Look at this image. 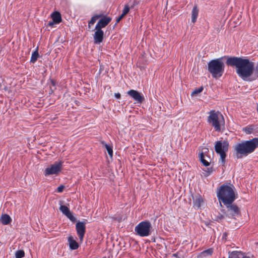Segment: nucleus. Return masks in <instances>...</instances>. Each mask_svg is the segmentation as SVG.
<instances>
[{
  "mask_svg": "<svg viewBox=\"0 0 258 258\" xmlns=\"http://www.w3.org/2000/svg\"><path fill=\"white\" fill-rule=\"evenodd\" d=\"M225 65L221 58L212 59L208 63V71L211 74L213 78H220L224 72Z\"/></svg>",
  "mask_w": 258,
  "mask_h": 258,
  "instance_id": "5",
  "label": "nucleus"
},
{
  "mask_svg": "<svg viewBox=\"0 0 258 258\" xmlns=\"http://www.w3.org/2000/svg\"><path fill=\"white\" fill-rule=\"evenodd\" d=\"M25 255V252L23 250H19L16 252V258H22Z\"/></svg>",
  "mask_w": 258,
  "mask_h": 258,
  "instance_id": "24",
  "label": "nucleus"
},
{
  "mask_svg": "<svg viewBox=\"0 0 258 258\" xmlns=\"http://www.w3.org/2000/svg\"><path fill=\"white\" fill-rule=\"evenodd\" d=\"M203 89H204V88L202 86L199 87L198 89H196L192 92L191 95V96L196 95L200 93L201 92H202L203 91Z\"/></svg>",
  "mask_w": 258,
  "mask_h": 258,
  "instance_id": "25",
  "label": "nucleus"
},
{
  "mask_svg": "<svg viewBox=\"0 0 258 258\" xmlns=\"http://www.w3.org/2000/svg\"><path fill=\"white\" fill-rule=\"evenodd\" d=\"M226 62L228 66L235 67L236 73L244 81L247 80V78L253 74L254 63L247 58L236 56L228 57Z\"/></svg>",
  "mask_w": 258,
  "mask_h": 258,
  "instance_id": "1",
  "label": "nucleus"
},
{
  "mask_svg": "<svg viewBox=\"0 0 258 258\" xmlns=\"http://www.w3.org/2000/svg\"><path fill=\"white\" fill-rule=\"evenodd\" d=\"M115 219H116L117 220H118V221H120L121 220V218H116Z\"/></svg>",
  "mask_w": 258,
  "mask_h": 258,
  "instance_id": "37",
  "label": "nucleus"
},
{
  "mask_svg": "<svg viewBox=\"0 0 258 258\" xmlns=\"http://www.w3.org/2000/svg\"><path fill=\"white\" fill-rule=\"evenodd\" d=\"M243 130L246 134H250L252 133L253 128L250 127H246L243 129Z\"/></svg>",
  "mask_w": 258,
  "mask_h": 258,
  "instance_id": "28",
  "label": "nucleus"
},
{
  "mask_svg": "<svg viewBox=\"0 0 258 258\" xmlns=\"http://www.w3.org/2000/svg\"><path fill=\"white\" fill-rule=\"evenodd\" d=\"M236 214H238V212L239 211H237V210H235V211H233Z\"/></svg>",
  "mask_w": 258,
  "mask_h": 258,
  "instance_id": "38",
  "label": "nucleus"
},
{
  "mask_svg": "<svg viewBox=\"0 0 258 258\" xmlns=\"http://www.w3.org/2000/svg\"><path fill=\"white\" fill-rule=\"evenodd\" d=\"M194 207L195 208L200 209L204 204L203 197L199 194L192 196Z\"/></svg>",
  "mask_w": 258,
  "mask_h": 258,
  "instance_id": "12",
  "label": "nucleus"
},
{
  "mask_svg": "<svg viewBox=\"0 0 258 258\" xmlns=\"http://www.w3.org/2000/svg\"><path fill=\"white\" fill-rule=\"evenodd\" d=\"M229 142L227 140H221L216 142L215 145V151L220 156V161L223 164L225 163L226 152L229 149Z\"/></svg>",
  "mask_w": 258,
  "mask_h": 258,
  "instance_id": "6",
  "label": "nucleus"
},
{
  "mask_svg": "<svg viewBox=\"0 0 258 258\" xmlns=\"http://www.w3.org/2000/svg\"><path fill=\"white\" fill-rule=\"evenodd\" d=\"M68 242L71 249L75 250L79 247L78 243L76 242V240L74 239L73 237L72 236L69 237Z\"/></svg>",
  "mask_w": 258,
  "mask_h": 258,
  "instance_id": "15",
  "label": "nucleus"
},
{
  "mask_svg": "<svg viewBox=\"0 0 258 258\" xmlns=\"http://www.w3.org/2000/svg\"><path fill=\"white\" fill-rule=\"evenodd\" d=\"M127 94L138 103H141L144 100L143 95L136 90H130Z\"/></svg>",
  "mask_w": 258,
  "mask_h": 258,
  "instance_id": "9",
  "label": "nucleus"
},
{
  "mask_svg": "<svg viewBox=\"0 0 258 258\" xmlns=\"http://www.w3.org/2000/svg\"><path fill=\"white\" fill-rule=\"evenodd\" d=\"M257 147L258 138L243 141L233 146L234 154L237 159H240L253 153Z\"/></svg>",
  "mask_w": 258,
  "mask_h": 258,
  "instance_id": "3",
  "label": "nucleus"
},
{
  "mask_svg": "<svg viewBox=\"0 0 258 258\" xmlns=\"http://www.w3.org/2000/svg\"><path fill=\"white\" fill-rule=\"evenodd\" d=\"M102 144L104 145L107 151V152H108L109 155L111 157H112V155H113V150H112V146H111L107 144H105L104 142H102Z\"/></svg>",
  "mask_w": 258,
  "mask_h": 258,
  "instance_id": "23",
  "label": "nucleus"
},
{
  "mask_svg": "<svg viewBox=\"0 0 258 258\" xmlns=\"http://www.w3.org/2000/svg\"><path fill=\"white\" fill-rule=\"evenodd\" d=\"M207 122L217 132H220L225 125V120L222 113L219 111L212 110L209 112Z\"/></svg>",
  "mask_w": 258,
  "mask_h": 258,
  "instance_id": "4",
  "label": "nucleus"
},
{
  "mask_svg": "<svg viewBox=\"0 0 258 258\" xmlns=\"http://www.w3.org/2000/svg\"><path fill=\"white\" fill-rule=\"evenodd\" d=\"M63 163V161L61 160L54 162L52 164H51L45 168L44 171V175L48 176L53 174H58L62 169Z\"/></svg>",
  "mask_w": 258,
  "mask_h": 258,
  "instance_id": "8",
  "label": "nucleus"
},
{
  "mask_svg": "<svg viewBox=\"0 0 258 258\" xmlns=\"http://www.w3.org/2000/svg\"><path fill=\"white\" fill-rule=\"evenodd\" d=\"M50 82L52 85L53 86H55V82L53 80H50Z\"/></svg>",
  "mask_w": 258,
  "mask_h": 258,
  "instance_id": "35",
  "label": "nucleus"
},
{
  "mask_svg": "<svg viewBox=\"0 0 258 258\" xmlns=\"http://www.w3.org/2000/svg\"><path fill=\"white\" fill-rule=\"evenodd\" d=\"M63 214L66 215L71 221L75 222L76 220V218L73 216L71 211H61Z\"/></svg>",
  "mask_w": 258,
  "mask_h": 258,
  "instance_id": "19",
  "label": "nucleus"
},
{
  "mask_svg": "<svg viewBox=\"0 0 258 258\" xmlns=\"http://www.w3.org/2000/svg\"><path fill=\"white\" fill-rule=\"evenodd\" d=\"M114 96L117 99H120L121 98V95L119 93H115Z\"/></svg>",
  "mask_w": 258,
  "mask_h": 258,
  "instance_id": "33",
  "label": "nucleus"
},
{
  "mask_svg": "<svg viewBox=\"0 0 258 258\" xmlns=\"http://www.w3.org/2000/svg\"><path fill=\"white\" fill-rule=\"evenodd\" d=\"M129 11H130V7L128 5H125L124 6V7L122 10V15H123V16H125L128 12H129Z\"/></svg>",
  "mask_w": 258,
  "mask_h": 258,
  "instance_id": "26",
  "label": "nucleus"
},
{
  "mask_svg": "<svg viewBox=\"0 0 258 258\" xmlns=\"http://www.w3.org/2000/svg\"><path fill=\"white\" fill-rule=\"evenodd\" d=\"M39 56V53L37 50L34 51L31 55L30 61L32 63H35Z\"/></svg>",
  "mask_w": 258,
  "mask_h": 258,
  "instance_id": "22",
  "label": "nucleus"
},
{
  "mask_svg": "<svg viewBox=\"0 0 258 258\" xmlns=\"http://www.w3.org/2000/svg\"><path fill=\"white\" fill-rule=\"evenodd\" d=\"M203 150H205V152H206L208 150V148H203Z\"/></svg>",
  "mask_w": 258,
  "mask_h": 258,
  "instance_id": "36",
  "label": "nucleus"
},
{
  "mask_svg": "<svg viewBox=\"0 0 258 258\" xmlns=\"http://www.w3.org/2000/svg\"><path fill=\"white\" fill-rule=\"evenodd\" d=\"M51 17L53 21L55 22V24H59L61 22L62 19L60 13L58 12H54L51 15Z\"/></svg>",
  "mask_w": 258,
  "mask_h": 258,
  "instance_id": "16",
  "label": "nucleus"
},
{
  "mask_svg": "<svg viewBox=\"0 0 258 258\" xmlns=\"http://www.w3.org/2000/svg\"><path fill=\"white\" fill-rule=\"evenodd\" d=\"M85 222H78L76 223V229L79 239L82 241L86 231Z\"/></svg>",
  "mask_w": 258,
  "mask_h": 258,
  "instance_id": "10",
  "label": "nucleus"
},
{
  "mask_svg": "<svg viewBox=\"0 0 258 258\" xmlns=\"http://www.w3.org/2000/svg\"><path fill=\"white\" fill-rule=\"evenodd\" d=\"M217 197L220 203H222L226 208L233 210H238V207L233 204L236 199L233 186L221 185L217 192Z\"/></svg>",
  "mask_w": 258,
  "mask_h": 258,
  "instance_id": "2",
  "label": "nucleus"
},
{
  "mask_svg": "<svg viewBox=\"0 0 258 258\" xmlns=\"http://www.w3.org/2000/svg\"><path fill=\"white\" fill-rule=\"evenodd\" d=\"M199 10L197 6H195L193 8L191 12V21L192 23H195L197 21V17L198 16Z\"/></svg>",
  "mask_w": 258,
  "mask_h": 258,
  "instance_id": "18",
  "label": "nucleus"
},
{
  "mask_svg": "<svg viewBox=\"0 0 258 258\" xmlns=\"http://www.w3.org/2000/svg\"><path fill=\"white\" fill-rule=\"evenodd\" d=\"M138 4V3L136 1H134L132 5L131 6V8H133L135 6L137 5Z\"/></svg>",
  "mask_w": 258,
  "mask_h": 258,
  "instance_id": "32",
  "label": "nucleus"
},
{
  "mask_svg": "<svg viewBox=\"0 0 258 258\" xmlns=\"http://www.w3.org/2000/svg\"><path fill=\"white\" fill-rule=\"evenodd\" d=\"M102 17V15H101V14L96 15L93 16L91 18L90 21L89 22V23H88L89 27H90V26L91 25H93L95 23V22L96 21V20L97 19H98L100 18H101Z\"/></svg>",
  "mask_w": 258,
  "mask_h": 258,
  "instance_id": "21",
  "label": "nucleus"
},
{
  "mask_svg": "<svg viewBox=\"0 0 258 258\" xmlns=\"http://www.w3.org/2000/svg\"><path fill=\"white\" fill-rule=\"evenodd\" d=\"M228 258H250L239 251H233L229 252Z\"/></svg>",
  "mask_w": 258,
  "mask_h": 258,
  "instance_id": "14",
  "label": "nucleus"
},
{
  "mask_svg": "<svg viewBox=\"0 0 258 258\" xmlns=\"http://www.w3.org/2000/svg\"><path fill=\"white\" fill-rule=\"evenodd\" d=\"M95 32L93 35L94 43L99 44L101 43L103 39L104 32L103 30L95 28Z\"/></svg>",
  "mask_w": 258,
  "mask_h": 258,
  "instance_id": "11",
  "label": "nucleus"
},
{
  "mask_svg": "<svg viewBox=\"0 0 258 258\" xmlns=\"http://www.w3.org/2000/svg\"><path fill=\"white\" fill-rule=\"evenodd\" d=\"M111 21V18L106 16H103V17L99 20L96 25L95 28L102 30V29L105 27Z\"/></svg>",
  "mask_w": 258,
  "mask_h": 258,
  "instance_id": "13",
  "label": "nucleus"
},
{
  "mask_svg": "<svg viewBox=\"0 0 258 258\" xmlns=\"http://www.w3.org/2000/svg\"><path fill=\"white\" fill-rule=\"evenodd\" d=\"M59 205H60L59 210H69V209H70L69 205H68V206H67V205H62V202H61V201H60Z\"/></svg>",
  "mask_w": 258,
  "mask_h": 258,
  "instance_id": "27",
  "label": "nucleus"
},
{
  "mask_svg": "<svg viewBox=\"0 0 258 258\" xmlns=\"http://www.w3.org/2000/svg\"><path fill=\"white\" fill-rule=\"evenodd\" d=\"M0 221L3 225H8L12 221L11 218L7 214H2L0 218Z\"/></svg>",
  "mask_w": 258,
  "mask_h": 258,
  "instance_id": "17",
  "label": "nucleus"
},
{
  "mask_svg": "<svg viewBox=\"0 0 258 258\" xmlns=\"http://www.w3.org/2000/svg\"><path fill=\"white\" fill-rule=\"evenodd\" d=\"M55 24V22H54V21L52 20V21H51V22H49V23H48V25L52 27Z\"/></svg>",
  "mask_w": 258,
  "mask_h": 258,
  "instance_id": "34",
  "label": "nucleus"
},
{
  "mask_svg": "<svg viewBox=\"0 0 258 258\" xmlns=\"http://www.w3.org/2000/svg\"><path fill=\"white\" fill-rule=\"evenodd\" d=\"M213 252V250L211 249H208L206 250L203 252V253L204 255H211Z\"/></svg>",
  "mask_w": 258,
  "mask_h": 258,
  "instance_id": "29",
  "label": "nucleus"
},
{
  "mask_svg": "<svg viewBox=\"0 0 258 258\" xmlns=\"http://www.w3.org/2000/svg\"><path fill=\"white\" fill-rule=\"evenodd\" d=\"M123 15H121L119 17H118L116 19V23H118L124 17Z\"/></svg>",
  "mask_w": 258,
  "mask_h": 258,
  "instance_id": "31",
  "label": "nucleus"
},
{
  "mask_svg": "<svg viewBox=\"0 0 258 258\" xmlns=\"http://www.w3.org/2000/svg\"><path fill=\"white\" fill-rule=\"evenodd\" d=\"M152 225L149 221H144L139 223L135 228L136 234L141 237H147L151 233Z\"/></svg>",
  "mask_w": 258,
  "mask_h": 258,
  "instance_id": "7",
  "label": "nucleus"
},
{
  "mask_svg": "<svg viewBox=\"0 0 258 258\" xmlns=\"http://www.w3.org/2000/svg\"><path fill=\"white\" fill-rule=\"evenodd\" d=\"M199 157L201 162L204 166H208L210 165L209 162L205 159V155L203 151L199 153Z\"/></svg>",
  "mask_w": 258,
  "mask_h": 258,
  "instance_id": "20",
  "label": "nucleus"
},
{
  "mask_svg": "<svg viewBox=\"0 0 258 258\" xmlns=\"http://www.w3.org/2000/svg\"><path fill=\"white\" fill-rule=\"evenodd\" d=\"M64 187H65L63 185H60L57 188L56 191L58 192H61L63 191Z\"/></svg>",
  "mask_w": 258,
  "mask_h": 258,
  "instance_id": "30",
  "label": "nucleus"
}]
</instances>
